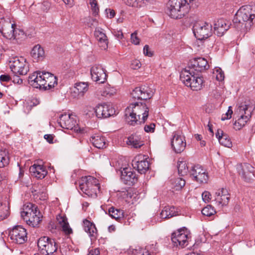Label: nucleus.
I'll return each mask as SVG.
<instances>
[{
	"instance_id": "7ed1b4c3",
	"label": "nucleus",
	"mask_w": 255,
	"mask_h": 255,
	"mask_svg": "<svg viewBox=\"0 0 255 255\" xmlns=\"http://www.w3.org/2000/svg\"><path fill=\"white\" fill-rule=\"evenodd\" d=\"M255 104L250 100L239 102L235 111V121L234 128L240 130L250 121L253 112L255 109Z\"/></svg>"
},
{
	"instance_id": "c03bdc74",
	"label": "nucleus",
	"mask_w": 255,
	"mask_h": 255,
	"mask_svg": "<svg viewBox=\"0 0 255 255\" xmlns=\"http://www.w3.org/2000/svg\"><path fill=\"white\" fill-rule=\"evenodd\" d=\"M215 210L211 205H207L202 210L203 215L206 216H211L215 213Z\"/></svg>"
},
{
	"instance_id": "ea45409f",
	"label": "nucleus",
	"mask_w": 255,
	"mask_h": 255,
	"mask_svg": "<svg viewBox=\"0 0 255 255\" xmlns=\"http://www.w3.org/2000/svg\"><path fill=\"white\" fill-rule=\"evenodd\" d=\"M128 254L131 255H151L146 249L139 247L129 249Z\"/></svg>"
},
{
	"instance_id": "7c9ffc66",
	"label": "nucleus",
	"mask_w": 255,
	"mask_h": 255,
	"mask_svg": "<svg viewBox=\"0 0 255 255\" xmlns=\"http://www.w3.org/2000/svg\"><path fill=\"white\" fill-rule=\"evenodd\" d=\"M216 136L221 144L228 148L232 147V143L230 138L227 134L224 133L223 130L218 129L216 133Z\"/></svg>"
},
{
	"instance_id": "c9c22d12",
	"label": "nucleus",
	"mask_w": 255,
	"mask_h": 255,
	"mask_svg": "<svg viewBox=\"0 0 255 255\" xmlns=\"http://www.w3.org/2000/svg\"><path fill=\"white\" fill-rule=\"evenodd\" d=\"M109 214L113 219L120 222L124 218V212L122 210L115 209L112 207L109 209Z\"/></svg>"
},
{
	"instance_id": "0e129e2a",
	"label": "nucleus",
	"mask_w": 255,
	"mask_h": 255,
	"mask_svg": "<svg viewBox=\"0 0 255 255\" xmlns=\"http://www.w3.org/2000/svg\"><path fill=\"white\" fill-rule=\"evenodd\" d=\"M13 82L17 84H21L22 83V80L19 78L18 76H16L13 77Z\"/></svg>"
},
{
	"instance_id": "9b49d317",
	"label": "nucleus",
	"mask_w": 255,
	"mask_h": 255,
	"mask_svg": "<svg viewBox=\"0 0 255 255\" xmlns=\"http://www.w3.org/2000/svg\"><path fill=\"white\" fill-rule=\"evenodd\" d=\"M190 238V232L185 227L178 229L171 235V240L173 245L181 248L187 246Z\"/></svg>"
},
{
	"instance_id": "aec40b11",
	"label": "nucleus",
	"mask_w": 255,
	"mask_h": 255,
	"mask_svg": "<svg viewBox=\"0 0 255 255\" xmlns=\"http://www.w3.org/2000/svg\"><path fill=\"white\" fill-rule=\"evenodd\" d=\"M92 79L99 83H104L107 79L105 70L100 65H95L91 68Z\"/></svg>"
},
{
	"instance_id": "f704fd0d",
	"label": "nucleus",
	"mask_w": 255,
	"mask_h": 255,
	"mask_svg": "<svg viewBox=\"0 0 255 255\" xmlns=\"http://www.w3.org/2000/svg\"><path fill=\"white\" fill-rule=\"evenodd\" d=\"M176 211L173 206H165L161 211L160 217L162 219H169L176 216Z\"/></svg>"
},
{
	"instance_id": "2f4dec72",
	"label": "nucleus",
	"mask_w": 255,
	"mask_h": 255,
	"mask_svg": "<svg viewBox=\"0 0 255 255\" xmlns=\"http://www.w3.org/2000/svg\"><path fill=\"white\" fill-rule=\"evenodd\" d=\"M127 144L131 147L138 148L144 145V142L141 138L137 135H131L127 140Z\"/></svg>"
},
{
	"instance_id": "58836bf2",
	"label": "nucleus",
	"mask_w": 255,
	"mask_h": 255,
	"mask_svg": "<svg viewBox=\"0 0 255 255\" xmlns=\"http://www.w3.org/2000/svg\"><path fill=\"white\" fill-rule=\"evenodd\" d=\"M9 157L8 152L5 150H0V168H2L8 165Z\"/></svg>"
},
{
	"instance_id": "774afa93",
	"label": "nucleus",
	"mask_w": 255,
	"mask_h": 255,
	"mask_svg": "<svg viewBox=\"0 0 255 255\" xmlns=\"http://www.w3.org/2000/svg\"><path fill=\"white\" fill-rule=\"evenodd\" d=\"M4 49L0 45V59H1L3 56Z\"/></svg>"
},
{
	"instance_id": "a18cd8bd",
	"label": "nucleus",
	"mask_w": 255,
	"mask_h": 255,
	"mask_svg": "<svg viewBox=\"0 0 255 255\" xmlns=\"http://www.w3.org/2000/svg\"><path fill=\"white\" fill-rule=\"evenodd\" d=\"M89 3L91 5L93 13L95 14H98L99 11V8L96 0H89Z\"/></svg>"
},
{
	"instance_id": "de8ad7c7",
	"label": "nucleus",
	"mask_w": 255,
	"mask_h": 255,
	"mask_svg": "<svg viewBox=\"0 0 255 255\" xmlns=\"http://www.w3.org/2000/svg\"><path fill=\"white\" fill-rule=\"evenodd\" d=\"M155 128V125L154 123H149L144 126V129L146 132L153 133L154 132Z\"/></svg>"
},
{
	"instance_id": "bf43d9fd",
	"label": "nucleus",
	"mask_w": 255,
	"mask_h": 255,
	"mask_svg": "<svg viewBox=\"0 0 255 255\" xmlns=\"http://www.w3.org/2000/svg\"><path fill=\"white\" fill-rule=\"evenodd\" d=\"M89 26L92 27H97L98 21L96 19H91L89 22Z\"/></svg>"
},
{
	"instance_id": "f8f14e48",
	"label": "nucleus",
	"mask_w": 255,
	"mask_h": 255,
	"mask_svg": "<svg viewBox=\"0 0 255 255\" xmlns=\"http://www.w3.org/2000/svg\"><path fill=\"white\" fill-rule=\"evenodd\" d=\"M88 109L89 112H91V114L86 113L89 117L93 116L94 113H95L98 118H107L116 114L115 108L110 104L99 105L96 108L90 107Z\"/></svg>"
},
{
	"instance_id": "4468645a",
	"label": "nucleus",
	"mask_w": 255,
	"mask_h": 255,
	"mask_svg": "<svg viewBox=\"0 0 255 255\" xmlns=\"http://www.w3.org/2000/svg\"><path fill=\"white\" fill-rule=\"evenodd\" d=\"M193 32L199 40L208 38L212 34V25L206 22H198L193 26Z\"/></svg>"
},
{
	"instance_id": "c85d7f7f",
	"label": "nucleus",
	"mask_w": 255,
	"mask_h": 255,
	"mask_svg": "<svg viewBox=\"0 0 255 255\" xmlns=\"http://www.w3.org/2000/svg\"><path fill=\"white\" fill-rule=\"evenodd\" d=\"M31 175L37 179H42L47 174L45 167L42 165L34 164L29 168Z\"/></svg>"
},
{
	"instance_id": "338daca9",
	"label": "nucleus",
	"mask_w": 255,
	"mask_h": 255,
	"mask_svg": "<svg viewBox=\"0 0 255 255\" xmlns=\"http://www.w3.org/2000/svg\"><path fill=\"white\" fill-rule=\"evenodd\" d=\"M63 1L66 4H69L71 6L73 5V0H63Z\"/></svg>"
},
{
	"instance_id": "5fc2aeb1",
	"label": "nucleus",
	"mask_w": 255,
	"mask_h": 255,
	"mask_svg": "<svg viewBox=\"0 0 255 255\" xmlns=\"http://www.w3.org/2000/svg\"><path fill=\"white\" fill-rule=\"evenodd\" d=\"M115 36L119 40L122 39L123 37V33L121 30H115L113 32Z\"/></svg>"
},
{
	"instance_id": "72a5a7b5",
	"label": "nucleus",
	"mask_w": 255,
	"mask_h": 255,
	"mask_svg": "<svg viewBox=\"0 0 255 255\" xmlns=\"http://www.w3.org/2000/svg\"><path fill=\"white\" fill-rule=\"evenodd\" d=\"M83 225L85 231L89 234V236L96 238L97 230L95 225L87 220L83 221Z\"/></svg>"
},
{
	"instance_id": "6e6d98bb",
	"label": "nucleus",
	"mask_w": 255,
	"mask_h": 255,
	"mask_svg": "<svg viewBox=\"0 0 255 255\" xmlns=\"http://www.w3.org/2000/svg\"><path fill=\"white\" fill-rule=\"evenodd\" d=\"M50 3L48 1H45L42 3V8L44 11H47L49 9L50 7Z\"/></svg>"
},
{
	"instance_id": "79ce46f5",
	"label": "nucleus",
	"mask_w": 255,
	"mask_h": 255,
	"mask_svg": "<svg viewBox=\"0 0 255 255\" xmlns=\"http://www.w3.org/2000/svg\"><path fill=\"white\" fill-rule=\"evenodd\" d=\"M178 173L181 176L186 175L188 172V166L186 161H179L178 162Z\"/></svg>"
},
{
	"instance_id": "e433bc0d",
	"label": "nucleus",
	"mask_w": 255,
	"mask_h": 255,
	"mask_svg": "<svg viewBox=\"0 0 255 255\" xmlns=\"http://www.w3.org/2000/svg\"><path fill=\"white\" fill-rule=\"evenodd\" d=\"M9 214L8 204L5 201H0V220H2L8 217Z\"/></svg>"
},
{
	"instance_id": "0eeeda50",
	"label": "nucleus",
	"mask_w": 255,
	"mask_h": 255,
	"mask_svg": "<svg viewBox=\"0 0 255 255\" xmlns=\"http://www.w3.org/2000/svg\"><path fill=\"white\" fill-rule=\"evenodd\" d=\"M37 207L31 204L28 203L23 206L21 211V216L26 223L33 227H37L41 221L42 216Z\"/></svg>"
},
{
	"instance_id": "2eb2a0df",
	"label": "nucleus",
	"mask_w": 255,
	"mask_h": 255,
	"mask_svg": "<svg viewBox=\"0 0 255 255\" xmlns=\"http://www.w3.org/2000/svg\"><path fill=\"white\" fill-rule=\"evenodd\" d=\"M57 121L58 124L63 128L73 129L77 132L79 130L77 124V118L75 115L68 113L61 114Z\"/></svg>"
},
{
	"instance_id": "bb28decb",
	"label": "nucleus",
	"mask_w": 255,
	"mask_h": 255,
	"mask_svg": "<svg viewBox=\"0 0 255 255\" xmlns=\"http://www.w3.org/2000/svg\"><path fill=\"white\" fill-rule=\"evenodd\" d=\"M94 35L101 49H106L108 46V39L104 30L100 27H96L94 31Z\"/></svg>"
},
{
	"instance_id": "6e6552de",
	"label": "nucleus",
	"mask_w": 255,
	"mask_h": 255,
	"mask_svg": "<svg viewBox=\"0 0 255 255\" xmlns=\"http://www.w3.org/2000/svg\"><path fill=\"white\" fill-rule=\"evenodd\" d=\"M180 79L185 85L195 91L201 89L203 83L202 78L198 76L189 68H185L181 71Z\"/></svg>"
},
{
	"instance_id": "052dcab7",
	"label": "nucleus",
	"mask_w": 255,
	"mask_h": 255,
	"mask_svg": "<svg viewBox=\"0 0 255 255\" xmlns=\"http://www.w3.org/2000/svg\"><path fill=\"white\" fill-rule=\"evenodd\" d=\"M10 77L6 75H1L0 76V80L2 82H8L10 80Z\"/></svg>"
},
{
	"instance_id": "f03ea898",
	"label": "nucleus",
	"mask_w": 255,
	"mask_h": 255,
	"mask_svg": "<svg viewBox=\"0 0 255 255\" xmlns=\"http://www.w3.org/2000/svg\"><path fill=\"white\" fill-rule=\"evenodd\" d=\"M149 109L143 103L131 104L125 112L127 123L132 126L144 123L148 117Z\"/></svg>"
},
{
	"instance_id": "423d86ee",
	"label": "nucleus",
	"mask_w": 255,
	"mask_h": 255,
	"mask_svg": "<svg viewBox=\"0 0 255 255\" xmlns=\"http://www.w3.org/2000/svg\"><path fill=\"white\" fill-rule=\"evenodd\" d=\"M189 3L186 0H169L166 12L172 18L180 19L189 11Z\"/></svg>"
},
{
	"instance_id": "603ef678",
	"label": "nucleus",
	"mask_w": 255,
	"mask_h": 255,
	"mask_svg": "<svg viewBox=\"0 0 255 255\" xmlns=\"http://www.w3.org/2000/svg\"><path fill=\"white\" fill-rule=\"evenodd\" d=\"M141 63L138 60H134L131 62V66L133 69H138L141 67Z\"/></svg>"
},
{
	"instance_id": "cd10ccee",
	"label": "nucleus",
	"mask_w": 255,
	"mask_h": 255,
	"mask_svg": "<svg viewBox=\"0 0 255 255\" xmlns=\"http://www.w3.org/2000/svg\"><path fill=\"white\" fill-rule=\"evenodd\" d=\"M56 220L58 225L65 235H69L72 234V229L70 227L67 219L64 215H58Z\"/></svg>"
},
{
	"instance_id": "a878e982",
	"label": "nucleus",
	"mask_w": 255,
	"mask_h": 255,
	"mask_svg": "<svg viewBox=\"0 0 255 255\" xmlns=\"http://www.w3.org/2000/svg\"><path fill=\"white\" fill-rule=\"evenodd\" d=\"M230 22L226 19L221 18L215 21L214 24L215 33L221 36L229 29Z\"/></svg>"
},
{
	"instance_id": "9d476101",
	"label": "nucleus",
	"mask_w": 255,
	"mask_h": 255,
	"mask_svg": "<svg viewBox=\"0 0 255 255\" xmlns=\"http://www.w3.org/2000/svg\"><path fill=\"white\" fill-rule=\"evenodd\" d=\"M8 65L11 71L16 75H25L29 71L28 64L22 57L10 58Z\"/></svg>"
},
{
	"instance_id": "680f3d73",
	"label": "nucleus",
	"mask_w": 255,
	"mask_h": 255,
	"mask_svg": "<svg viewBox=\"0 0 255 255\" xmlns=\"http://www.w3.org/2000/svg\"><path fill=\"white\" fill-rule=\"evenodd\" d=\"M100 251L98 249L91 250L88 255H99Z\"/></svg>"
},
{
	"instance_id": "e2e57ef3",
	"label": "nucleus",
	"mask_w": 255,
	"mask_h": 255,
	"mask_svg": "<svg viewBox=\"0 0 255 255\" xmlns=\"http://www.w3.org/2000/svg\"><path fill=\"white\" fill-rule=\"evenodd\" d=\"M44 138L49 143L53 142V137L51 134H45L44 135Z\"/></svg>"
},
{
	"instance_id": "dca6fc26",
	"label": "nucleus",
	"mask_w": 255,
	"mask_h": 255,
	"mask_svg": "<svg viewBox=\"0 0 255 255\" xmlns=\"http://www.w3.org/2000/svg\"><path fill=\"white\" fill-rule=\"evenodd\" d=\"M9 237L12 242L22 244L27 240L26 231L20 226H15L10 231Z\"/></svg>"
},
{
	"instance_id": "6ab92c4d",
	"label": "nucleus",
	"mask_w": 255,
	"mask_h": 255,
	"mask_svg": "<svg viewBox=\"0 0 255 255\" xmlns=\"http://www.w3.org/2000/svg\"><path fill=\"white\" fill-rule=\"evenodd\" d=\"M209 67V65L206 59L197 57L190 60L189 66L187 68H189L193 71L195 70L197 72H202L208 69Z\"/></svg>"
},
{
	"instance_id": "412c9836",
	"label": "nucleus",
	"mask_w": 255,
	"mask_h": 255,
	"mask_svg": "<svg viewBox=\"0 0 255 255\" xmlns=\"http://www.w3.org/2000/svg\"><path fill=\"white\" fill-rule=\"evenodd\" d=\"M190 175L199 183H206L208 179L206 170L200 165H195L190 171Z\"/></svg>"
},
{
	"instance_id": "49530a36",
	"label": "nucleus",
	"mask_w": 255,
	"mask_h": 255,
	"mask_svg": "<svg viewBox=\"0 0 255 255\" xmlns=\"http://www.w3.org/2000/svg\"><path fill=\"white\" fill-rule=\"evenodd\" d=\"M140 0H124V2L128 5L133 7H140Z\"/></svg>"
},
{
	"instance_id": "f257e3e1",
	"label": "nucleus",
	"mask_w": 255,
	"mask_h": 255,
	"mask_svg": "<svg viewBox=\"0 0 255 255\" xmlns=\"http://www.w3.org/2000/svg\"><path fill=\"white\" fill-rule=\"evenodd\" d=\"M233 22L234 27L241 32L249 31L255 24V5L242 6L236 12Z\"/></svg>"
},
{
	"instance_id": "ddd939ff",
	"label": "nucleus",
	"mask_w": 255,
	"mask_h": 255,
	"mask_svg": "<svg viewBox=\"0 0 255 255\" xmlns=\"http://www.w3.org/2000/svg\"><path fill=\"white\" fill-rule=\"evenodd\" d=\"M37 246L40 253L44 255H51L57 250L55 240L48 237L44 236L39 238Z\"/></svg>"
},
{
	"instance_id": "09e8293b",
	"label": "nucleus",
	"mask_w": 255,
	"mask_h": 255,
	"mask_svg": "<svg viewBox=\"0 0 255 255\" xmlns=\"http://www.w3.org/2000/svg\"><path fill=\"white\" fill-rule=\"evenodd\" d=\"M130 40L132 43L135 45H138L139 44L140 39L137 36V32L135 31L131 34Z\"/></svg>"
},
{
	"instance_id": "c756f323",
	"label": "nucleus",
	"mask_w": 255,
	"mask_h": 255,
	"mask_svg": "<svg viewBox=\"0 0 255 255\" xmlns=\"http://www.w3.org/2000/svg\"><path fill=\"white\" fill-rule=\"evenodd\" d=\"M31 56L34 62L42 61L45 57L44 50L40 45H36L31 51Z\"/></svg>"
},
{
	"instance_id": "4c0bfd02",
	"label": "nucleus",
	"mask_w": 255,
	"mask_h": 255,
	"mask_svg": "<svg viewBox=\"0 0 255 255\" xmlns=\"http://www.w3.org/2000/svg\"><path fill=\"white\" fill-rule=\"evenodd\" d=\"M74 88V92L78 93L81 96H83L88 91V85L86 83L80 82L75 84Z\"/></svg>"
},
{
	"instance_id": "3c124183",
	"label": "nucleus",
	"mask_w": 255,
	"mask_h": 255,
	"mask_svg": "<svg viewBox=\"0 0 255 255\" xmlns=\"http://www.w3.org/2000/svg\"><path fill=\"white\" fill-rule=\"evenodd\" d=\"M233 114V111L232 110V107L230 106L228 108V110L226 113L225 116H222L221 118L222 121H225L226 120L230 119L232 117V115Z\"/></svg>"
},
{
	"instance_id": "393cba45",
	"label": "nucleus",
	"mask_w": 255,
	"mask_h": 255,
	"mask_svg": "<svg viewBox=\"0 0 255 255\" xmlns=\"http://www.w3.org/2000/svg\"><path fill=\"white\" fill-rule=\"evenodd\" d=\"M133 167L140 173H145L149 169V164L146 158L142 155L135 157L132 162Z\"/></svg>"
},
{
	"instance_id": "13d9d810",
	"label": "nucleus",
	"mask_w": 255,
	"mask_h": 255,
	"mask_svg": "<svg viewBox=\"0 0 255 255\" xmlns=\"http://www.w3.org/2000/svg\"><path fill=\"white\" fill-rule=\"evenodd\" d=\"M143 53L144 55L149 57H150L152 55V53L149 51V47L147 45H145L143 48Z\"/></svg>"
},
{
	"instance_id": "b1692460",
	"label": "nucleus",
	"mask_w": 255,
	"mask_h": 255,
	"mask_svg": "<svg viewBox=\"0 0 255 255\" xmlns=\"http://www.w3.org/2000/svg\"><path fill=\"white\" fill-rule=\"evenodd\" d=\"M121 180L125 184L131 185L137 181L135 172L130 167H125L121 171Z\"/></svg>"
},
{
	"instance_id": "4d7b16f0",
	"label": "nucleus",
	"mask_w": 255,
	"mask_h": 255,
	"mask_svg": "<svg viewBox=\"0 0 255 255\" xmlns=\"http://www.w3.org/2000/svg\"><path fill=\"white\" fill-rule=\"evenodd\" d=\"M106 11L107 12V17L110 18H112L114 17L115 15V12L113 9H107L106 10Z\"/></svg>"
},
{
	"instance_id": "69168bd1",
	"label": "nucleus",
	"mask_w": 255,
	"mask_h": 255,
	"mask_svg": "<svg viewBox=\"0 0 255 255\" xmlns=\"http://www.w3.org/2000/svg\"><path fill=\"white\" fill-rule=\"evenodd\" d=\"M39 103V101L35 98L32 99L30 104L29 105L30 106H35L37 105Z\"/></svg>"
},
{
	"instance_id": "4be33fe9",
	"label": "nucleus",
	"mask_w": 255,
	"mask_h": 255,
	"mask_svg": "<svg viewBox=\"0 0 255 255\" xmlns=\"http://www.w3.org/2000/svg\"><path fill=\"white\" fill-rule=\"evenodd\" d=\"M238 171L241 177L246 181H249L254 177L255 168L249 163H244L240 165Z\"/></svg>"
},
{
	"instance_id": "39448f33",
	"label": "nucleus",
	"mask_w": 255,
	"mask_h": 255,
	"mask_svg": "<svg viewBox=\"0 0 255 255\" xmlns=\"http://www.w3.org/2000/svg\"><path fill=\"white\" fill-rule=\"evenodd\" d=\"M0 32L6 38L14 39L19 43L26 38L24 32L17 28L16 25L12 23L8 18H2L0 20Z\"/></svg>"
},
{
	"instance_id": "f3484780",
	"label": "nucleus",
	"mask_w": 255,
	"mask_h": 255,
	"mask_svg": "<svg viewBox=\"0 0 255 255\" xmlns=\"http://www.w3.org/2000/svg\"><path fill=\"white\" fill-rule=\"evenodd\" d=\"M154 91L151 88L143 86L135 88L131 93V96L134 99L145 100L150 99L153 95Z\"/></svg>"
},
{
	"instance_id": "5701e85b",
	"label": "nucleus",
	"mask_w": 255,
	"mask_h": 255,
	"mask_svg": "<svg viewBox=\"0 0 255 255\" xmlns=\"http://www.w3.org/2000/svg\"><path fill=\"white\" fill-rule=\"evenodd\" d=\"M215 201L217 205L222 207L227 206L229 202L230 196L228 191L226 188L218 190L215 194Z\"/></svg>"
},
{
	"instance_id": "864d4df0",
	"label": "nucleus",
	"mask_w": 255,
	"mask_h": 255,
	"mask_svg": "<svg viewBox=\"0 0 255 255\" xmlns=\"http://www.w3.org/2000/svg\"><path fill=\"white\" fill-rule=\"evenodd\" d=\"M155 0H140V7H144L152 4Z\"/></svg>"
},
{
	"instance_id": "473e14b6",
	"label": "nucleus",
	"mask_w": 255,
	"mask_h": 255,
	"mask_svg": "<svg viewBox=\"0 0 255 255\" xmlns=\"http://www.w3.org/2000/svg\"><path fill=\"white\" fill-rule=\"evenodd\" d=\"M90 141L98 148H103L106 147V139L101 135L96 134L92 136L90 138Z\"/></svg>"
},
{
	"instance_id": "20e7f679",
	"label": "nucleus",
	"mask_w": 255,
	"mask_h": 255,
	"mask_svg": "<svg viewBox=\"0 0 255 255\" xmlns=\"http://www.w3.org/2000/svg\"><path fill=\"white\" fill-rule=\"evenodd\" d=\"M31 85L36 88L49 90L57 84V79L50 73L36 72L29 77Z\"/></svg>"
},
{
	"instance_id": "37998d69",
	"label": "nucleus",
	"mask_w": 255,
	"mask_h": 255,
	"mask_svg": "<svg viewBox=\"0 0 255 255\" xmlns=\"http://www.w3.org/2000/svg\"><path fill=\"white\" fill-rule=\"evenodd\" d=\"M214 76L216 77L217 80L222 81L224 79V74L220 68H215L213 72Z\"/></svg>"
},
{
	"instance_id": "a211bd4d",
	"label": "nucleus",
	"mask_w": 255,
	"mask_h": 255,
	"mask_svg": "<svg viewBox=\"0 0 255 255\" xmlns=\"http://www.w3.org/2000/svg\"><path fill=\"white\" fill-rule=\"evenodd\" d=\"M171 144L172 148L175 152L180 153L184 150L186 146V144L185 137L180 132H174Z\"/></svg>"
},
{
	"instance_id": "1a4fd4ad",
	"label": "nucleus",
	"mask_w": 255,
	"mask_h": 255,
	"mask_svg": "<svg viewBox=\"0 0 255 255\" xmlns=\"http://www.w3.org/2000/svg\"><path fill=\"white\" fill-rule=\"evenodd\" d=\"M80 190L89 197L97 196V191L100 189L98 180L93 176L82 177L79 180Z\"/></svg>"
},
{
	"instance_id": "8fccbe9b",
	"label": "nucleus",
	"mask_w": 255,
	"mask_h": 255,
	"mask_svg": "<svg viewBox=\"0 0 255 255\" xmlns=\"http://www.w3.org/2000/svg\"><path fill=\"white\" fill-rule=\"evenodd\" d=\"M202 197L204 202L208 203L211 199V194L209 192L205 191L202 193Z\"/></svg>"
},
{
	"instance_id": "a19ab883",
	"label": "nucleus",
	"mask_w": 255,
	"mask_h": 255,
	"mask_svg": "<svg viewBox=\"0 0 255 255\" xmlns=\"http://www.w3.org/2000/svg\"><path fill=\"white\" fill-rule=\"evenodd\" d=\"M172 188L175 190H181L185 185V181L181 178H177L172 182Z\"/></svg>"
}]
</instances>
